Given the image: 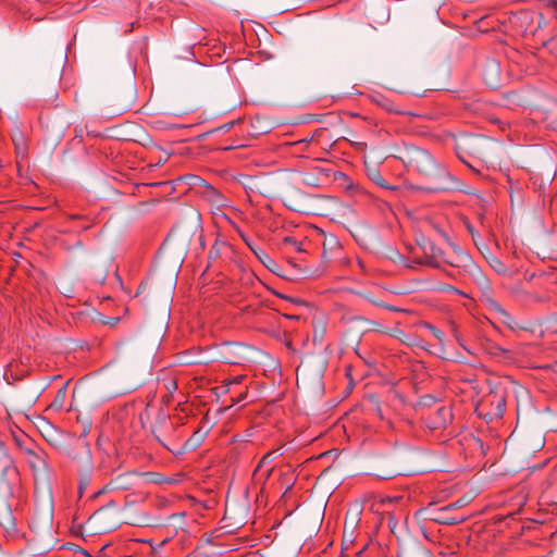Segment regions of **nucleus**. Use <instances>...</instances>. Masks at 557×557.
<instances>
[{"mask_svg":"<svg viewBox=\"0 0 557 557\" xmlns=\"http://www.w3.org/2000/svg\"><path fill=\"white\" fill-rule=\"evenodd\" d=\"M494 308L496 309V311L498 313H500L506 320H511V317L510 314L502 307L499 306L498 304H494Z\"/></svg>","mask_w":557,"mask_h":557,"instance_id":"nucleus-26","label":"nucleus"},{"mask_svg":"<svg viewBox=\"0 0 557 557\" xmlns=\"http://www.w3.org/2000/svg\"><path fill=\"white\" fill-rule=\"evenodd\" d=\"M437 404H444L441 399L432 395H423L420 397V418L426 414L429 410H433Z\"/></svg>","mask_w":557,"mask_h":557,"instance_id":"nucleus-15","label":"nucleus"},{"mask_svg":"<svg viewBox=\"0 0 557 557\" xmlns=\"http://www.w3.org/2000/svg\"><path fill=\"white\" fill-rule=\"evenodd\" d=\"M163 384L170 395H172L177 389L176 380L173 377L163 380Z\"/></svg>","mask_w":557,"mask_h":557,"instance_id":"nucleus-20","label":"nucleus"},{"mask_svg":"<svg viewBox=\"0 0 557 557\" xmlns=\"http://www.w3.org/2000/svg\"><path fill=\"white\" fill-rule=\"evenodd\" d=\"M166 431H173L175 433L178 431V426L173 423L169 417H163L159 420L152 432L158 442L174 455H182L196 450L201 445L207 434V432H203L201 429H197L194 431L189 438H187L177 449H175L174 447L165 444L161 438L165 437Z\"/></svg>","mask_w":557,"mask_h":557,"instance_id":"nucleus-3","label":"nucleus"},{"mask_svg":"<svg viewBox=\"0 0 557 557\" xmlns=\"http://www.w3.org/2000/svg\"><path fill=\"white\" fill-rule=\"evenodd\" d=\"M420 283H423L424 285H426V287H425V288H426L428 290L438 289V290L450 292V293H453V294H455V295H459V296H462V297H467V298L469 297V295H468V294H466L465 292H462V290H460V289H458V288H456V287H454V286H451V285H449V284H441V285H438V286H433V285L431 284V282H429V281H428L426 278H424V277H420Z\"/></svg>","mask_w":557,"mask_h":557,"instance_id":"nucleus-14","label":"nucleus"},{"mask_svg":"<svg viewBox=\"0 0 557 557\" xmlns=\"http://www.w3.org/2000/svg\"><path fill=\"white\" fill-rule=\"evenodd\" d=\"M0 528L5 537H14L17 534L15 518L11 507L5 504H0Z\"/></svg>","mask_w":557,"mask_h":557,"instance_id":"nucleus-9","label":"nucleus"},{"mask_svg":"<svg viewBox=\"0 0 557 557\" xmlns=\"http://www.w3.org/2000/svg\"><path fill=\"white\" fill-rule=\"evenodd\" d=\"M185 178L188 180V184L190 185H196V181H201L200 177L196 175H188Z\"/></svg>","mask_w":557,"mask_h":557,"instance_id":"nucleus-28","label":"nucleus"},{"mask_svg":"<svg viewBox=\"0 0 557 557\" xmlns=\"http://www.w3.org/2000/svg\"><path fill=\"white\" fill-rule=\"evenodd\" d=\"M3 460H4V469H8L10 466H12V459L8 454H3Z\"/></svg>","mask_w":557,"mask_h":557,"instance_id":"nucleus-27","label":"nucleus"},{"mask_svg":"<svg viewBox=\"0 0 557 557\" xmlns=\"http://www.w3.org/2000/svg\"><path fill=\"white\" fill-rule=\"evenodd\" d=\"M245 396H246V393H240L239 396L236 399H234L233 401L234 403H239V401H242L245 398Z\"/></svg>","mask_w":557,"mask_h":557,"instance_id":"nucleus-32","label":"nucleus"},{"mask_svg":"<svg viewBox=\"0 0 557 557\" xmlns=\"http://www.w3.org/2000/svg\"><path fill=\"white\" fill-rule=\"evenodd\" d=\"M479 219H480L481 224H483V214L480 213Z\"/></svg>","mask_w":557,"mask_h":557,"instance_id":"nucleus-40","label":"nucleus"},{"mask_svg":"<svg viewBox=\"0 0 557 557\" xmlns=\"http://www.w3.org/2000/svg\"><path fill=\"white\" fill-rule=\"evenodd\" d=\"M27 462L33 470L35 481H46L50 476L48 455L42 449H26Z\"/></svg>","mask_w":557,"mask_h":557,"instance_id":"nucleus-7","label":"nucleus"},{"mask_svg":"<svg viewBox=\"0 0 557 557\" xmlns=\"http://www.w3.org/2000/svg\"><path fill=\"white\" fill-rule=\"evenodd\" d=\"M139 475L148 476L151 482H156V483H162L165 481V480L160 479L159 474H157L154 472H144V473H139Z\"/></svg>","mask_w":557,"mask_h":557,"instance_id":"nucleus-23","label":"nucleus"},{"mask_svg":"<svg viewBox=\"0 0 557 557\" xmlns=\"http://www.w3.org/2000/svg\"><path fill=\"white\" fill-rule=\"evenodd\" d=\"M249 350L244 344L225 342L214 347L215 360L227 364H244L249 361Z\"/></svg>","mask_w":557,"mask_h":557,"instance_id":"nucleus-5","label":"nucleus"},{"mask_svg":"<svg viewBox=\"0 0 557 557\" xmlns=\"http://www.w3.org/2000/svg\"><path fill=\"white\" fill-rule=\"evenodd\" d=\"M64 394H65L64 388L59 389L58 396H60V395H61L62 397H64Z\"/></svg>","mask_w":557,"mask_h":557,"instance_id":"nucleus-37","label":"nucleus"},{"mask_svg":"<svg viewBox=\"0 0 557 557\" xmlns=\"http://www.w3.org/2000/svg\"><path fill=\"white\" fill-rule=\"evenodd\" d=\"M524 281L532 284V288L525 292L527 300L545 302L552 294L557 292V276L554 272H524Z\"/></svg>","mask_w":557,"mask_h":557,"instance_id":"nucleus-4","label":"nucleus"},{"mask_svg":"<svg viewBox=\"0 0 557 557\" xmlns=\"http://www.w3.org/2000/svg\"><path fill=\"white\" fill-rule=\"evenodd\" d=\"M331 141L332 138L330 136V131L327 128H319L311 135V137L297 140L293 145L296 148L314 147L315 151L319 152V150L326 151V147L332 146Z\"/></svg>","mask_w":557,"mask_h":557,"instance_id":"nucleus-8","label":"nucleus"},{"mask_svg":"<svg viewBox=\"0 0 557 557\" xmlns=\"http://www.w3.org/2000/svg\"><path fill=\"white\" fill-rule=\"evenodd\" d=\"M552 7H553V9L555 11V15H556V18H557V0L553 1Z\"/></svg>","mask_w":557,"mask_h":557,"instance_id":"nucleus-35","label":"nucleus"},{"mask_svg":"<svg viewBox=\"0 0 557 557\" xmlns=\"http://www.w3.org/2000/svg\"><path fill=\"white\" fill-rule=\"evenodd\" d=\"M465 520H466V517H460V518H456V519H453L451 521H446V522L449 524H456V523L462 522Z\"/></svg>","mask_w":557,"mask_h":557,"instance_id":"nucleus-29","label":"nucleus"},{"mask_svg":"<svg viewBox=\"0 0 557 557\" xmlns=\"http://www.w3.org/2000/svg\"><path fill=\"white\" fill-rule=\"evenodd\" d=\"M250 250L258 258V260L265 267H269L268 262H272V258L261 248L253 247L251 244L247 243Z\"/></svg>","mask_w":557,"mask_h":557,"instance_id":"nucleus-18","label":"nucleus"},{"mask_svg":"<svg viewBox=\"0 0 557 557\" xmlns=\"http://www.w3.org/2000/svg\"><path fill=\"white\" fill-rule=\"evenodd\" d=\"M268 263H269V267H267V268L274 272L273 267L275 265V262L272 260V262H268Z\"/></svg>","mask_w":557,"mask_h":557,"instance_id":"nucleus-36","label":"nucleus"},{"mask_svg":"<svg viewBox=\"0 0 557 557\" xmlns=\"http://www.w3.org/2000/svg\"><path fill=\"white\" fill-rule=\"evenodd\" d=\"M478 138H471L470 141H478Z\"/></svg>","mask_w":557,"mask_h":557,"instance_id":"nucleus-44","label":"nucleus"},{"mask_svg":"<svg viewBox=\"0 0 557 557\" xmlns=\"http://www.w3.org/2000/svg\"><path fill=\"white\" fill-rule=\"evenodd\" d=\"M474 245L476 246V248L479 249V251L481 252V255L485 259V255H487V251H490L487 245L482 243V242H480L479 239H476V243H474Z\"/></svg>","mask_w":557,"mask_h":557,"instance_id":"nucleus-24","label":"nucleus"},{"mask_svg":"<svg viewBox=\"0 0 557 557\" xmlns=\"http://www.w3.org/2000/svg\"><path fill=\"white\" fill-rule=\"evenodd\" d=\"M420 335L423 337L433 338L435 343H443V332L431 323L420 322Z\"/></svg>","mask_w":557,"mask_h":557,"instance_id":"nucleus-10","label":"nucleus"},{"mask_svg":"<svg viewBox=\"0 0 557 557\" xmlns=\"http://www.w3.org/2000/svg\"><path fill=\"white\" fill-rule=\"evenodd\" d=\"M276 295H277L278 297H281V298L288 299L286 296H284V295H282V294H278V293H277Z\"/></svg>","mask_w":557,"mask_h":557,"instance_id":"nucleus-41","label":"nucleus"},{"mask_svg":"<svg viewBox=\"0 0 557 557\" xmlns=\"http://www.w3.org/2000/svg\"><path fill=\"white\" fill-rule=\"evenodd\" d=\"M296 141L287 143L286 147L289 149V152L296 157L300 158H312V159H319V153L315 151L314 147H301L296 148L293 144Z\"/></svg>","mask_w":557,"mask_h":557,"instance_id":"nucleus-12","label":"nucleus"},{"mask_svg":"<svg viewBox=\"0 0 557 557\" xmlns=\"http://www.w3.org/2000/svg\"><path fill=\"white\" fill-rule=\"evenodd\" d=\"M485 261L488 263V265L499 275H511L510 270L507 268V265L495 255H493L491 251H487V255H485Z\"/></svg>","mask_w":557,"mask_h":557,"instance_id":"nucleus-11","label":"nucleus"},{"mask_svg":"<svg viewBox=\"0 0 557 557\" xmlns=\"http://www.w3.org/2000/svg\"><path fill=\"white\" fill-rule=\"evenodd\" d=\"M274 454L275 451H269L261 458L255 470V475L261 473L265 479L271 475L273 467L270 463Z\"/></svg>","mask_w":557,"mask_h":557,"instance_id":"nucleus-13","label":"nucleus"},{"mask_svg":"<svg viewBox=\"0 0 557 557\" xmlns=\"http://www.w3.org/2000/svg\"><path fill=\"white\" fill-rule=\"evenodd\" d=\"M377 183L380 184V186H384V187H386V188H391L389 186H387V185L383 184V182H381V181H380V182H377Z\"/></svg>","mask_w":557,"mask_h":557,"instance_id":"nucleus-38","label":"nucleus"},{"mask_svg":"<svg viewBox=\"0 0 557 557\" xmlns=\"http://www.w3.org/2000/svg\"><path fill=\"white\" fill-rule=\"evenodd\" d=\"M245 377H246V375H236L233 377H228L223 381V384L227 388H230L231 385L240 384Z\"/></svg>","mask_w":557,"mask_h":557,"instance_id":"nucleus-21","label":"nucleus"},{"mask_svg":"<svg viewBox=\"0 0 557 557\" xmlns=\"http://www.w3.org/2000/svg\"><path fill=\"white\" fill-rule=\"evenodd\" d=\"M78 218H79V215H70V219H73V220L78 219Z\"/></svg>","mask_w":557,"mask_h":557,"instance_id":"nucleus-42","label":"nucleus"},{"mask_svg":"<svg viewBox=\"0 0 557 557\" xmlns=\"http://www.w3.org/2000/svg\"><path fill=\"white\" fill-rule=\"evenodd\" d=\"M422 256H420V265H429L432 268H442V265L458 267L463 252L454 248L453 252L445 250L438 243L433 239H425L420 244Z\"/></svg>","mask_w":557,"mask_h":557,"instance_id":"nucleus-2","label":"nucleus"},{"mask_svg":"<svg viewBox=\"0 0 557 557\" xmlns=\"http://www.w3.org/2000/svg\"><path fill=\"white\" fill-rule=\"evenodd\" d=\"M448 172L428 151H420V190L429 193L444 190Z\"/></svg>","mask_w":557,"mask_h":557,"instance_id":"nucleus-1","label":"nucleus"},{"mask_svg":"<svg viewBox=\"0 0 557 557\" xmlns=\"http://www.w3.org/2000/svg\"><path fill=\"white\" fill-rule=\"evenodd\" d=\"M487 84L492 87L494 86V82H487Z\"/></svg>","mask_w":557,"mask_h":557,"instance_id":"nucleus-43","label":"nucleus"},{"mask_svg":"<svg viewBox=\"0 0 557 557\" xmlns=\"http://www.w3.org/2000/svg\"><path fill=\"white\" fill-rule=\"evenodd\" d=\"M465 226L467 231L470 233L473 243H476V239H480V236L479 233L473 227V225L468 220H465Z\"/></svg>","mask_w":557,"mask_h":557,"instance_id":"nucleus-22","label":"nucleus"},{"mask_svg":"<svg viewBox=\"0 0 557 557\" xmlns=\"http://www.w3.org/2000/svg\"><path fill=\"white\" fill-rule=\"evenodd\" d=\"M494 349L497 350V351L504 352V350L500 347H498V346H495Z\"/></svg>","mask_w":557,"mask_h":557,"instance_id":"nucleus-39","label":"nucleus"},{"mask_svg":"<svg viewBox=\"0 0 557 557\" xmlns=\"http://www.w3.org/2000/svg\"><path fill=\"white\" fill-rule=\"evenodd\" d=\"M284 243L286 245H290L294 249H296L297 251H300L301 248H300V243H298L295 238L293 237H286L284 239Z\"/></svg>","mask_w":557,"mask_h":557,"instance_id":"nucleus-25","label":"nucleus"},{"mask_svg":"<svg viewBox=\"0 0 557 557\" xmlns=\"http://www.w3.org/2000/svg\"><path fill=\"white\" fill-rule=\"evenodd\" d=\"M491 70L497 75L498 74V65L493 62L491 65H490Z\"/></svg>","mask_w":557,"mask_h":557,"instance_id":"nucleus-31","label":"nucleus"},{"mask_svg":"<svg viewBox=\"0 0 557 557\" xmlns=\"http://www.w3.org/2000/svg\"><path fill=\"white\" fill-rule=\"evenodd\" d=\"M216 256H218V251H216V250L214 249V247H213V248L210 250V252H209V258H211V259H212V258H214V257H216Z\"/></svg>","mask_w":557,"mask_h":557,"instance_id":"nucleus-33","label":"nucleus"},{"mask_svg":"<svg viewBox=\"0 0 557 557\" xmlns=\"http://www.w3.org/2000/svg\"><path fill=\"white\" fill-rule=\"evenodd\" d=\"M360 296L362 298H364L367 301L371 302L372 305L374 306H377V307H383V308H386L391 311H401V309L397 308V307H394V306H388L386 305L385 302L379 300L376 297H374L371 293H361Z\"/></svg>","mask_w":557,"mask_h":557,"instance_id":"nucleus-17","label":"nucleus"},{"mask_svg":"<svg viewBox=\"0 0 557 557\" xmlns=\"http://www.w3.org/2000/svg\"><path fill=\"white\" fill-rule=\"evenodd\" d=\"M488 398H492V403L495 401L497 404V410H496L495 414L502 416L505 410V406H506L505 397L503 395H498L496 393H491L487 396V399Z\"/></svg>","mask_w":557,"mask_h":557,"instance_id":"nucleus-19","label":"nucleus"},{"mask_svg":"<svg viewBox=\"0 0 557 557\" xmlns=\"http://www.w3.org/2000/svg\"><path fill=\"white\" fill-rule=\"evenodd\" d=\"M178 426V431L177 432H173V431H166L165 432V437H161L163 440V442L172 447H174L175 449H177L180 446H181V441H182V425L180 424H176Z\"/></svg>","mask_w":557,"mask_h":557,"instance_id":"nucleus-16","label":"nucleus"},{"mask_svg":"<svg viewBox=\"0 0 557 557\" xmlns=\"http://www.w3.org/2000/svg\"><path fill=\"white\" fill-rule=\"evenodd\" d=\"M420 419L424 421L430 431H443L451 423L453 412L446 405L437 404L433 410H429Z\"/></svg>","mask_w":557,"mask_h":557,"instance_id":"nucleus-6","label":"nucleus"},{"mask_svg":"<svg viewBox=\"0 0 557 557\" xmlns=\"http://www.w3.org/2000/svg\"><path fill=\"white\" fill-rule=\"evenodd\" d=\"M435 469H436V467H435V466H431V467H428V468H425V469H423V470H420V473H421V472H431V471H433V470H435Z\"/></svg>","mask_w":557,"mask_h":557,"instance_id":"nucleus-34","label":"nucleus"},{"mask_svg":"<svg viewBox=\"0 0 557 557\" xmlns=\"http://www.w3.org/2000/svg\"><path fill=\"white\" fill-rule=\"evenodd\" d=\"M463 504L461 503V500H458L454 504H450L448 505L445 509H449V508H455V507H459V506H462Z\"/></svg>","mask_w":557,"mask_h":557,"instance_id":"nucleus-30","label":"nucleus"}]
</instances>
